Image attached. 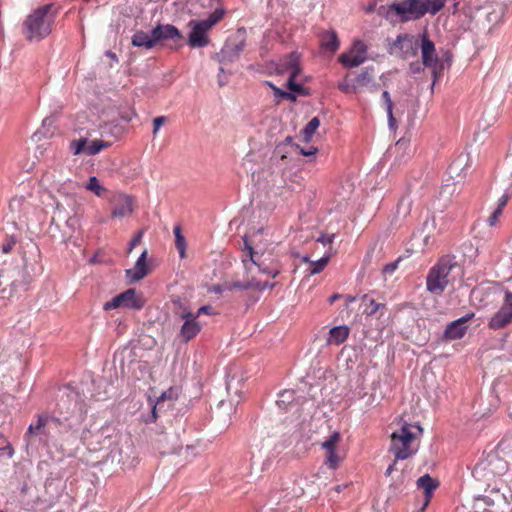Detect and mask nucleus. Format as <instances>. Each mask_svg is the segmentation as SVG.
Listing matches in <instances>:
<instances>
[{
  "label": "nucleus",
  "mask_w": 512,
  "mask_h": 512,
  "mask_svg": "<svg viewBox=\"0 0 512 512\" xmlns=\"http://www.w3.org/2000/svg\"><path fill=\"white\" fill-rule=\"evenodd\" d=\"M118 433L112 427H103L95 433L85 435L84 440L91 452H103L99 462L109 461L122 463L125 468L135 466V458L129 460V457L123 458V450L115 446L117 443Z\"/></svg>",
  "instance_id": "f257e3e1"
},
{
  "label": "nucleus",
  "mask_w": 512,
  "mask_h": 512,
  "mask_svg": "<svg viewBox=\"0 0 512 512\" xmlns=\"http://www.w3.org/2000/svg\"><path fill=\"white\" fill-rule=\"evenodd\" d=\"M58 8L54 4H46L29 14L22 25V33L26 40L41 41L53 30Z\"/></svg>",
  "instance_id": "f03ea898"
},
{
  "label": "nucleus",
  "mask_w": 512,
  "mask_h": 512,
  "mask_svg": "<svg viewBox=\"0 0 512 512\" xmlns=\"http://www.w3.org/2000/svg\"><path fill=\"white\" fill-rule=\"evenodd\" d=\"M422 433L423 428L419 424L399 422V428L391 434L390 445V451L396 460H405L417 452L413 443Z\"/></svg>",
  "instance_id": "7ed1b4c3"
},
{
  "label": "nucleus",
  "mask_w": 512,
  "mask_h": 512,
  "mask_svg": "<svg viewBox=\"0 0 512 512\" xmlns=\"http://www.w3.org/2000/svg\"><path fill=\"white\" fill-rule=\"evenodd\" d=\"M458 268L450 257H442L428 272L426 279L427 290L435 295H441L450 283L451 272Z\"/></svg>",
  "instance_id": "20e7f679"
},
{
  "label": "nucleus",
  "mask_w": 512,
  "mask_h": 512,
  "mask_svg": "<svg viewBox=\"0 0 512 512\" xmlns=\"http://www.w3.org/2000/svg\"><path fill=\"white\" fill-rule=\"evenodd\" d=\"M224 16L222 10H215L208 18L203 20H191L188 25L191 31L188 35V45L191 48H204L209 45L210 39L208 32L216 25Z\"/></svg>",
  "instance_id": "39448f33"
},
{
  "label": "nucleus",
  "mask_w": 512,
  "mask_h": 512,
  "mask_svg": "<svg viewBox=\"0 0 512 512\" xmlns=\"http://www.w3.org/2000/svg\"><path fill=\"white\" fill-rule=\"evenodd\" d=\"M374 75V67L368 66L354 78H350L348 75L345 76L343 81L339 83L338 88L344 93H356L364 88L376 90L377 85L374 84Z\"/></svg>",
  "instance_id": "423d86ee"
},
{
  "label": "nucleus",
  "mask_w": 512,
  "mask_h": 512,
  "mask_svg": "<svg viewBox=\"0 0 512 512\" xmlns=\"http://www.w3.org/2000/svg\"><path fill=\"white\" fill-rule=\"evenodd\" d=\"M301 55L298 52H292L280 60V69L282 72H288L289 78L287 87L290 91L304 95V87L296 81L302 69L300 66Z\"/></svg>",
  "instance_id": "0eeeda50"
},
{
  "label": "nucleus",
  "mask_w": 512,
  "mask_h": 512,
  "mask_svg": "<svg viewBox=\"0 0 512 512\" xmlns=\"http://www.w3.org/2000/svg\"><path fill=\"white\" fill-rule=\"evenodd\" d=\"M338 385L337 376L332 368H319L314 372V382L310 385V391L319 388L323 399L330 400Z\"/></svg>",
  "instance_id": "6e6552de"
},
{
  "label": "nucleus",
  "mask_w": 512,
  "mask_h": 512,
  "mask_svg": "<svg viewBox=\"0 0 512 512\" xmlns=\"http://www.w3.org/2000/svg\"><path fill=\"white\" fill-rule=\"evenodd\" d=\"M57 412L59 414L82 415L86 414L85 404L81 395L73 390L66 388L62 391L57 403Z\"/></svg>",
  "instance_id": "1a4fd4ad"
},
{
  "label": "nucleus",
  "mask_w": 512,
  "mask_h": 512,
  "mask_svg": "<svg viewBox=\"0 0 512 512\" xmlns=\"http://www.w3.org/2000/svg\"><path fill=\"white\" fill-rule=\"evenodd\" d=\"M33 277L24 267L22 269L3 268L0 270V286H10L13 290L27 289Z\"/></svg>",
  "instance_id": "9d476101"
},
{
  "label": "nucleus",
  "mask_w": 512,
  "mask_h": 512,
  "mask_svg": "<svg viewBox=\"0 0 512 512\" xmlns=\"http://www.w3.org/2000/svg\"><path fill=\"white\" fill-rule=\"evenodd\" d=\"M54 500L53 496H39L33 485L23 483L20 489V501L26 511H37L39 506L49 507Z\"/></svg>",
  "instance_id": "9b49d317"
},
{
  "label": "nucleus",
  "mask_w": 512,
  "mask_h": 512,
  "mask_svg": "<svg viewBox=\"0 0 512 512\" xmlns=\"http://www.w3.org/2000/svg\"><path fill=\"white\" fill-rule=\"evenodd\" d=\"M144 305L141 297L137 296L136 290L130 288L107 301L103 309L106 311L117 309L119 307H125L134 310H140Z\"/></svg>",
  "instance_id": "f8f14e48"
},
{
  "label": "nucleus",
  "mask_w": 512,
  "mask_h": 512,
  "mask_svg": "<svg viewBox=\"0 0 512 512\" xmlns=\"http://www.w3.org/2000/svg\"><path fill=\"white\" fill-rule=\"evenodd\" d=\"M421 56L423 66L432 69L434 81L438 78V70H441V63L436 53L434 43L428 38L426 32L421 35Z\"/></svg>",
  "instance_id": "ddd939ff"
},
{
  "label": "nucleus",
  "mask_w": 512,
  "mask_h": 512,
  "mask_svg": "<svg viewBox=\"0 0 512 512\" xmlns=\"http://www.w3.org/2000/svg\"><path fill=\"white\" fill-rule=\"evenodd\" d=\"M367 51V45L361 40H356L353 42L349 51L339 56L338 61L345 68L358 67L367 60Z\"/></svg>",
  "instance_id": "4468645a"
},
{
  "label": "nucleus",
  "mask_w": 512,
  "mask_h": 512,
  "mask_svg": "<svg viewBox=\"0 0 512 512\" xmlns=\"http://www.w3.org/2000/svg\"><path fill=\"white\" fill-rule=\"evenodd\" d=\"M512 322V292L506 291L502 306L491 317L488 326L493 330L506 327Z\"/></svg>",
  "instance_id": "2eb2a0df"
},
{
  "label": "nucleus",
  "mask_w": 512,
  "mask_h": 512,
  "mask_svg": "<svg viewBox=\"0 0 512 512\" xmlns=\"http://www.w3.org/2000/svg\"><path fill=\"white\" fill-rule=\"evenodd\" d=\"M419 46V40L414 35L400 34L393 42L391 49L403 59H407L417 54Z\"/></svg>",
  "instance_id": "dca6fc26"
},
{
  "label": "nucleus",
  "mask_w": 512,
  "mask_h": 512,
  "mask_svg": "<svg viewBox=\"0 0 512 512\" xmlns=\"http://www.w3.org/2000/svg\"><path fill=\"white\" fill-rule=\"evenodd\" d=\"M110 146L109 142H105L102 140H92L88 143L86 138H79L72 140L70 142V150L74 155H79L84 153L86 155L92 156L100 153L103 149H106Z\"/></svg>",
  "instance_id": "f3484780"
},
{
  "label": "nucleus",
  "mask_w": 512,
  "mask_h": 512,
  "mask_svg": "<svg viewBox=\"0 0 512 512\" xmlns=\"http://www.w3.org/2000/svg\"><path fill=\"white\" fill-rule=\"evenodd\" d=\"M180 318L184 320V323L180 329L179 337L182 341L188 342L198 335L201 326L196 321L197 315H194L192 312H183Z\"/></svg>",
  "instance_id": "a211bd4d"
},
{
  "label": "nucleus",
  "mask_w": 512,
  "mask_h": 512,
  "mask_svg": "<svg viewBox=\"0 0 512 512\" xmlns=\"http://www.w3.org/2000/svg\"><path fill=\"white\" fill-rule=\"evenodd\" d=\"M439 484V481L431 477L429 474H424L417 479L416 488L424 493V503L420 509L421 512H424L429 505L433 497V493L439 487Z\"/></svg>",
  "instance_id": "6ab92c4d"
},
{
  "label": "nucleus",
  "mask_w": 512,
  "mask_h": 512,
  "mask_svg": "<svg viewBox=\"0 0 512 512\" xmlns=\"http://www.w3.org/2000/svg\"><path fill=\"white\" fill-rule=\"evenodd\" d=\"M177 398V389L170 387L164 391L157 398V401L152 408V416H158V413H167L174 406Z\"/></svg>",
  "instance_id": "aec40b11"
},
{
  "label": "nucleus",
  "mask_w": 512,
  "mask_h": 512,
  "mask_svg": "<svg viewBox=\"0 0 512 512\" xmlns=\"http://www.w3.org/2000/svg\"><path fill=\"white\" fill-rule=\"evenodd\" d=\"M114 208L111 216L113 218H123L132 214L134 210V201L131 196L125 194L115 195L113 198Z\"/></svg>",
  "instance_id": "412c9836"
},
{
  "label": "nucleus",
  "mask_w": 512,
  "mask_h": 512,
  "mask_svg": "<svg viewBox=\"0 0 512 512\" xmlns=\"http://www.w3.org/2000/svg\"><path fill=\"white\" fill-rule=\"evenodd\" d=\"M276 404L279 408V412L283 414H297L300 413V402L295 398V392L293 390H285L280 393Z\"/></svg>",
  "instance_id": "4be33fe9"
},
{
  "label": "nucleus",
  "mask_w": 512,
  "mask_h": 512,
  "mask_svg": "<svg viewBox=\"0 0 512 512\" xmlns=\"http://www.w3.org/2000/svg\"><path fill=\"white\" fill-rule=\"evenodd\" d=\"M474 316L473 313L467 314L466 316L457 319L450 323L447 328L445 329L444 336L446 339L449 340H457L461 339L467 330V326L465 323L470 320Z\"/></svg>",
  "instance_id": "5701e85b"
},
{
  "label": "nucleus",
  "mask_w": 512,
  "mask_h": 512,
  "mask_svg": "<svg viewBox=\"0 0 512 512\" xmlns=\"http://www.w3.org/2000/svg\"><path fill=\"white\" fill-rule=\"evenodd\" d=\"M147 251L144 250L137 259L135 265L131 269L126 270V277L130 282L142 280L148 274V266L146 263Z\"/></svg>",
  "instance_id": "b1692460"
},
{
  "label": "nucleus",
  "mask_w": 512,
  "mask_h": 512,
  "mask_svg": "<svg viewBox=\"0 0 512 512\" xmlns=\"http://www.w3.org/2000/svg\"><path fill=\"white\" fill-rule=\"evenodd\" d=\"M151 33L156 42L161 40H180L183 38V35L178 28L171 24L157 25L153 28Z\"/></svg>",
  "instance_id": "393cba45"
},
{
  "label": "nucleus",
  "mask_w": 512,
  "mask_h": 512,
  "mask_svg": "<svg viewBox=\"0 0 512 512\" xmlns=\"http://www.w3.org/2000/svg\"><path fill=\"white\" fill-rule=\"evenodd\" d=\"M508 461L507 458H502L494 451L488 455L485 469L494 475H502L508 469Z\"/></svg>",
  "instance_id": "a878e982"
},
{
  "label": "nucleus",
  "mask_w": 512,
  "mask_h": 512,
  "mask_svg": "<svg viewBox=\"0 0 512 512\" xmlns=\"http://www.w3.org/2000/svg\"><path fill=\"white\" fill-rule=\"evenodd\" d=\"M350 333L347 326H336L330 329L327 338L328 345H340L346 341Z\"/></svg>",
  "instance_id": "bb28decb"
},
{
  "label": "nucleus",
  "mask_w": 512,
  "mask_h": 512,
  "mask_svg": "<svg viewBox=\"0 0 512 512\" xmlns=\"http://www.w3.org/2000/svg\"><path fill=\"white\" fill-rule=\"evenodd\" d=\"M244 245L249 250V256L251 260V264L257 266L259 270L272 278H275L279 274L278 269H268L267 267H264L263 264L259 261V258L257 256V252L253 250L252 245L249 243L247 237L244 238Z\"/></svg>",
  "instance_id": "cd10ccee"
},
{
  "label": "nucleus",
  "mask_w": 512,
  "mask_h": 512,
  "mask_svg": "<svg viewBox=\"0 0 512 512\" xmlns=\"http://www.w3.org/2000/svg\"><path fill=\"white\" fill-rule=\"evenodd\" d=\"M493 293L492 287L478 286L471 291V299L478 304L479 307L487 305L490 295Z\"/></svg>",
  "instance_id": "c85d7f7f"
},
{
  "label": "nucleus",
  "mask_w": 512,
  "mask_h": 512,
  "mask_svg": "<svg viewBox=\"0 0 512 512\" xmlns=\"http://www.w3.org/2000/svg\"><path fill=\"white\" fill-rule=\"evenodd\" d=\"M340 45L338 36L335 31H326L321 34V47L327 51L334 53Z\"/></svg>",
  "instance_id": "c756f323"
},
{
  "label": "nucleus",
  "mask_w": 512,
  "mask_h": 512,
  "mask_svg": "<svg viewBox=\"0 0 512 512\" xmlns=\"http://www.w3.org/2000/svg\"><path fill=\"white\" fill-rule=\"evenodd\" d=\"M132 44L136 47L151 49L155 46L156 41L152 34L150 36L144 31H137L132 37Z\"/></svg>",
  "instance_id": "7c9ffc66"
},
{
  "label": "nucleus",
  "mask_w": 512,
  "mask_h": 512,
  "mask_svg": "<svg viewBox=\"0 0 512 512\" xmlns=\"http://www.w3.org/2000/svg\"><path fill=\"white\" fill-rule=\"evenodd\" d=\"M325 450V459L324 464L331 470H336L342 461L344 460V456L341 455L337 449H324Z\"/></svg>",
  "instance_id": "2f4dec72"
},
{
  "label": "nucleus",
  "mask_w": 512,
  "mask_h": 512,
  "mask_svg": "<svg viewBox=\"0 0 512 512\" xmlns=\"http://www.w3.org/2000/svg\"><path fill=\"white\" fill-rule=\"evenodd\" d=\"M362 304L365 306L363 313L367 316L374 315L379 310H385L386 306L383 303H377L373 298L368 295L362 297Z\"/></svg>",
  "instance_id": "473e14b6"
},
{
  "label": "nucleus",
  "mask_w": 512,
  "mask_h": 512,
  "mask_svg": "<svg viewBox=\"0 0 512 512\" xmlns=\"http://www.w3.org/2000/svg\"><path fill=\"white\" fill-rule=\"evenodd\" d=\"M392 12L400 16L402 22L411 20L408 10V0L391 4L388 9V14Z\"/></svg>",
  "instance_id": "72a5a7b5"
},
{
  "label": "nucleus",
  "mask_w": 512,
  "mask_h": 512,
  "mask_svg": "<svg viewBox=\"0 0 512 512\" xmlns=\"http://www.w3.org/2000/svg\"><path fill=\"white\" fill-rule=\"evenodd\" d=\"M497 455L512 460V436L505 437L495 449Z\"/></svg>",
  "instance_id": "f704fd0d"
},
{
  "label": "nucleus",
  "mask_w": 512,
  "mask_h": 512,
  "mask_svg": "<svg viewBox=\"0 0 512 512\" xmlns=\"http://www.w3.org/2000/svg\"><path fill=\"white\" fill-rule=\"evenodd\" d=\"M408 10L411 19H419L425 15L423 0H408Z\"/></svg>",
  "instance_id": "c9c22d12"
},
{
  "label": "nucleus",
  "mask_w": 512,
  "mask_h": 512,
  "mask_svg": "<svg viewBox=\"0 0 512 512\" xmlns=\"http://www.w3.org/2000/svg\"><path fill=\"white\" fill-rule=\"evenodd\" d=\"M173 232L175 236V246L180 254V257L184 258L186 251V240L182 234L181 227L179 225L175 226Z\"/></svg>",
  "instance_id": "e433bc0d"
},
{
  "label": "nucleus",
  "mask_w": 512,
  "mask_h": 512,
  "mask_svg": "<svg viewBox=\"0 0 512 512\" xmlns=\"http://www.w3.org/2000/svg\"><path fill=\"white\" fill-rule=\"evenodd\" d=\"M320 125V120L317 117L312 118L302 130L303 138L306 142H309L316 130Z\"/></svg>",
  "instance_id": "4c0bfd02"
},
{
  "label": "nucleus",
  "mask_w": 512,
  "mask_h": 512,
  "mask_svg": "<svg viewBox=\"0 0 512 512\" xmlns=\"http://www.w3.org/2000/svg\"><path fill=\"white\" fill-rule=\"evenodd\" d=\"M446 1L447 0H423L425 14L430 13L435 15L445 6Z\"/></svg>",
  "instance_id": "58836bf2"
},
{
  "label": "nucleus",
  "mask_w": 512,
  "mask_h": 512,
  "mask_svg": "<svg viewBox=\"0 0 512 512\" xmlns=\"http://www.w3.org/2000/svg\"><path fill=\"white\" fill-rule=\"evenodd\" d=\"M85 188L93 192L98 197L103 196V194L106 192V188L100 184L98 178L95 176H91L89 178Z\"/></svg>",
  "instance_id": "ea45409f"
},
{
  "label": "nucleus",
  "mask_w": 512,
  "mask_h": 512,
  "mask_svg": "<svg viewBox=\"0 0 512 512\" xmlns=\"http://www.w3.org/2000/svg\"><path fill=\"white\" fill-rule=\"evenodd\" d=\"M341 441V434L338 431H333L322 443L323 449H337V445Z\"/></svg>",
  "instance_id": "a19ab883"
},
{
  "label": "nucleus",
  "mask_w": 512,
  "mask_h": 512,
  "mask_svg": "<svg viewBox=\"0 0 512 512\" xmlns=\"http://www.w3.org/2000/svg\"><path fill=\"white\" fill-rule=\"evenodd\" d=\"M382 100L384 101L386 105V112L389 119L390 126H393L395 123V118L393 116V102L391 100L390 94L388 91H384L382 93Z\"/></svg>",
  "instance_id": "79ce46f5"
},
{
  "label": "nucleus",
  "mask_w": 512,
  "mask_h": 512,
  "mask_svg": "<svg viewBox=\"0 0 512 512\" xmlns=\"http://www.w3.org/2000/svg\"><path fill=\"white\" fill-rule=\"evenodd\" d=\"M412 207V200L408 196H404L398 203L397 212L399 214H403V216H407L410 214Z\"/></svg>",
  "instance_id": "37998d69"
},
{
  "label": "nucleus",
  "mask_w": 512,
  "mask_h": 512,
  "mask_svg": "<svg viewBox=\"0 0 512 512\" xmlns=\"http://www.w3.org/2000/svg\"><path fill=\"white\" fill-rule=\"evenodd\" d=\"M330 259V255H325L321 259L316 262H312V268L310 269V274L320 273L328 264Z\"/></svg>",
  "instance_id": "c03bdc74"
},
{
  "label": "nucleus",
  "mask_w": 512,
  "mask_h": 512,
  "mask_svg": "<svg viewBox=\"0 0 512 512\" xmlns=\"http://www.w3.org/2000/svg\"><path fill=\"white\" fill-rule=\"evenodd\" d=\"M252 287H253V284L250 283V282H239V281H236V282H233V283H224V288L227 289L228 291H232L234 289L247 290V289H250Z\"/></svg>",
  "instance_id": "a18cd8bd"
},
{
  "label": "nucleus",
  "mask_w": 512,
  "mask_h": 512,
  "mask_svg": "<svg viewBox=\"0 0 512 512\" xmlns=\"http://www.w3.org/2000/svg\"><path fill=\"white\" fill-rule=\"evenodd\" d=\"M17 243V239L15 237H7L2 245H1V251L3 254H8L10 253L13 248L15 247Z\"/></svg>",
  "instance_id": "49530a36"
},
{
  "label": "nucleus",
  "mask_w": 512,
  "mask_h": 512,
  "mask_svg": "<svg viewBox=\"0 0 512 512\" xmlns=\"http://www.w3.org/2000/svg\"><path fill=\"white\" fill-rule=\"evenodd\" d=\"M186 460H191L199 455V451L195 445H188L181 451Z\"/></svg>",
  "instance_id": "de8ad7c7"
},
{
  "label": "nucleus",
  "mask_w": 512,
  "mask_h": 512,
  "mask_svg": "<svg viewBox=\"0 0 512 512\" xmlns=\"http://www.w3.org/2000/svg\"><path fill=\"white\" fill-rule=\"evenodd\" d=\"M268 85L272 88V90L274 91L276 96H279V97L285 98V99H289L292 101L296 100V96L294 94L281 90L280 88L276 87L271 82H268Z\"/></svg>",
  "instance_id": "09e8293b"
},
{
  "label": "nucleus",
  "mask_w": 512,
  "mask_h": 512,
  "mask_svg": "<svg viewBox=\"0 0 512 512\" xmlns=\"http://www.w3.org/2000/svg\"><path fill=\"white\" fill-rule=\"evenodd\" d=\"M46 424V418H39L37 425H30L28 428L29 434H37Z\"/></svg>",
  "instance_id": "8fccbe9b"
},
{
  "label": "nucleus",
  "mask_w": 512,
  "mask_h": 512,
  "mask_svg": "<svg viewBox=\"0 0 512 512\" xmlns=\"http://www.w3.org/2000/svg\"><path fill=\"white\" fill-rule=\"evenodd\" d=\"M142 236H143V232L142 231H139L133 238L132 240L130 241L129 243V248H128V253H131L132 250L141 243V240H142Z\"/></svg>",
  "instance_id": "3c124183"
},
{
  "label": "nucleus",
  "mask_w": 512,
  "mask_h": 512,
  "mask_svg": "<svg viewBox=\"0 0 512 512\" xmlns=\"http://www.w3.org/2000/svg\"><path fill=\"white\" fill-rule=\"evenodd\" d=\"M503 210L500 209V208H496L492 214L490 215V217L488 218V223L490 226H494L496 225V223L498 222V219L499 217L501 216Z\"/></svg>",
  "instance_id": "603ef678"
},
{
  "label": "nucleus",
  "mask_w": 512,
  "mask_h": 512,
  "mask_svg": "<svg viewBox=\"0 0 512 512\" xmlns=\"http://www.w3.org/2000/svg\"><path fill=\"white\" fill-rule=\"evenodd\" d=\"M334 238V234H322L320 237L317 238V242L322 243L324 246L331 245L334 241Z\"/></svg>",
  "instance_id": "864d4df0"
},
{
  "label": "nucleus",
  "mask_w": 512,
  "mask_h": 512,
  "mask_svg": "<svg viewBox=\"0 0 512 512\" xmlns=\"http://www.w3.org/2000/svg\"><path fill=\"white\" fill-rule=\"evenodd\" d=\"M165 121H166V118L164 116H158V117L154 118V120H153V135L157 134V132L159 131V129L161 128V126L164 124Z\"/></svg>",
  "instance_id": "5fc2aeb1"
},
{
  "label": "nucleus",
  "mask_w": 512,
  "mask_h": 512,
  "mask_svg": "<svg viewBox=\"0 0 512 512\" xmlns=\"http://www.w3.org/2000/svg\"><path fill=\"white\" fill-rule=\"evenodd\" d=\"M245 249L247 250V252L244 253L243 258H242V262L244 263L245 268L247 270H250L251 266L253 264H251V260H250V256H249V250L246 247H245Z\"/></svg>",
  "instance_id": "6e6d98bb"
},
{
  "label": "nucleus",
  "mask_w": 512,
  "mask_h": 512,
  "mask_svg": "<svg viewBox=\"0 0 512 512\" xmlns=\"http://www.w3.org/2000/svg\"><path fill=\"white\" fill-rule=\"evenodd\" d=\"M231 425V422L227 419H224V421H222L221 423L219 424H215V427L218 431L220 432H223L225 431L229 426Z\"/></svg>",
  "instance_id": "4d7b16f0"
},
{
  "label": "nucleus",
  "mask_w": 512,
  "mask_h": 512,
  "mask_svg": "<svg viewBox=\"0 0 512 512\" xmlns=\"http://www.w3.org/2000/svg\"><path fill=\"white\" fill-rule=\"evenodd\" d=\"M211 306H202L198 309V311L196 313H194V315H197V318L201 315V314H208L210 315L211 314Z\"/></svg>",
  "instance_id": "13d9d810"
},
{
  "label": "nucleus",
  "mask_w": 512,
  "mask_h": 512,
  "mask_svg": "<svg viewBox=\"0 0 512 512\" xmlns=\"http://www.w3.org/2000/svg\"><path fill=\"white\" fill-rule=\"evenodd\" d=\"M509 200V195L507 194H504L502 195L499 200H498V205H497V208H500V209H504V207L506 206L507 202Z\"/></svg>",
  "instance_id": "bf43d9fd"
},
{
  "label": "nucleus",
  "mask_w": 512,
  "mask_h": 512,
  "mask_svg": "<svg viewBox=\"0 0 512 512\" xmlns=\"http://www.w3.org/2000/svg\"><path fill=\"white\" fill-rule=\"evenodd\" d=\"M423 64L419 62H413L410 64V70L412 73H420L422 71Z\"/></svg>",
  "instance_id": "052dcab7"
},
{
  "label": "nucleus",
  "mask_w": 512,
  "mask_h": 512,
  "mask_svg": "<svg viewBox=\"0 0 512 512\" xmlns=\"http://www.w3.org/2000/svg\"><path fill=\"white\" fill-rule=\"evenodd\" d=\"M0 451L7 453V456L11 458L14 454V449L11 445H7L6 447L0 449Z\"/></svg>",
  "instance_id": "680f3d73"
},
{
  "label": "nucleus",
  "mask_w": 512,
  "mask_h": 512,
  "mask_svg": "<svg viewBox=\"0 0 512 512\" xmlns=\"http://www.w3.org/2000/svg\"><path fill=\"white\" fill-rule=\"evenodd\" d=\"M398 460H396V458L394 459L393 463L391 465H389V467L386 469V472L385 474L387 476L391 475V473L393 472L394 468H395V465L397 463Z\"/></svg>",
  "instance_id": "e2e57ef3"
},
{
  "label": "nucleus",
  "mask_w": 512,
  "mask_h": 512,
  "mask_svg": "<svg viewBox=\"0 0 512 512\" xmlns=\"http://www.w3.org/2000/svg\"><path fill=\"white\" fill-rule=\"evenodd\" d=\"M213 291H214L215 293H222V292H224V291H228V290H227V289H225V288H224V284H222V285H216V286H214V287H213Z\"/></svg>",
  "instance_id": "0e129e2a"
},
{
  "label": "nucleus",
  "mask_w": 512,
  "mask_h": 512,
  "mask_svg": "<svg viewBox=\"0 0 512 512\" xmlns=\"http://www.w3.org/2000/svg\"><path fill=\"white\" fill-rule=\"evenodd\" d=\"M316 152V149H310V150H305V149H301L300 150V153L304 156H310V155H313L315 154Z\"/></svg>",
  "instance_id": "69168bd1"
},
{
  "label": "nucleus",
  "mask_w": 512,
  "mask_h": 512,
  "mask_svg": "<svg viewBox=\"0 0 512 512\" xmlns=\"http://www.w3.org/2000/svg\"><path fill=\"white\" fill-rule=\"evenodd\" d=\"M396 264H388L384 267V272H393L396 269Z\"/></svg>",
  "instance_id": "338daca9"
},
{
  "label": "nucleus",
  "mask_w": 512,
  "mask_h": 512,
  "mask_svg": "<svg viewBox=\"0 0 512 512\" xmlns=\"http://www.w3.org/2000/svg\"><path fill=\"white\" fill-rule=\"evenodd\" d=\"M341 295L340 294H333L330 298H329V302L330 304H333L335 301H337L338 299H340Z\"/></svg>",
  "instance_id": "774afa93"
}]
</instances>
